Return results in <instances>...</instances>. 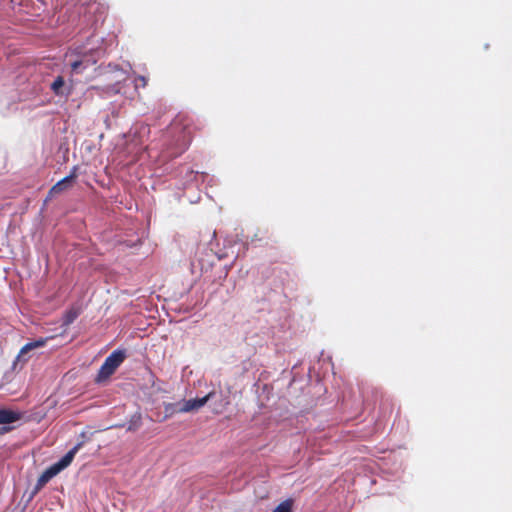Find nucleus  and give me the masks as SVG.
Instances as JSON below:
<instances>
[{"mask_svg": "<svg viewBox=\"0 0 512 512\" xmlns=\"http://www.w3.org/2000/svg\"><path fill=\"white\" fill-rule=\"evenodd\" d=\"M10 429L11 428H9V427H3L0 429V433H6V432L10 431Z\"/></svg>", "mask_w": 512, "mask_h": 512, "instance_id": "nucleus-17", "label": "nucleus"}, {"mask_svg": "<svg viewBox=\"0 0 512 512\" xmlns=\"http://www.w3.org/2000/svg\"><path fill=\"white\" fill-rule=\"evenodd\" d=\"M48 340H49V338H39L35 341L25 344L21 348V350L17 356V360L26 362L28 360V358H25V355L34 349L44 347Z\"/></svg>", "mask_w": 512, "mask_h": 512, "instance_id": "nucleus-7", "label": "nucleus"}, {"mask_svg": "<svg viewBox=\"0 0 512 512\" xmlns=\"http://www.w3.org/2000/svg\"><path fill=\"white\" fill-rule=\"evenodd\" d=\"M65 85L64 78L62 76H57L56 79L51 84V90L55 95H63V87Z\"/></svg>", "mask_w": 512, "mask_h": 512, "instance_id": "nucleus-11", "label": "nucleus"}, {"mask_svg": "<svg viewBox=\"0 0 512 512\" xmlns=\"http://www.w3.org/2000/svg\"><path fill=\"white\" fill-rule=\"evenodd\" d=\"M293 501L287 499L281 502L272 512H292Z\"/></svg>", "mask_w": 512, "mask_h": 512, "instance_id": "nucleus-12", "label": "nucleus"}, {"mask_svg": "<svg viewBox=\"0 0 512 512\" xmlns=\"http://www.w3.org/2000/svg\"><path fill=\"white\" fill-rule=\"evenodd\" d=\"M140 80L145 84V77H140Z\"/></svg>", "mask_w": 512, "mask_h": 512, "instance_id": "nucleus-18", "label": "nucleus"}, {"mask_svg": "<svg viewBox=\"0 0 512 512\" xmlns=\"http://www.w3.org/2000/svg\"><path fill=\"white\" fill-rule=\"evenodd\" d=\"M117 72L119 74V76H123V71L120 70V69H117ZM123 78L122 77H116L115 81L113 84H109V85H106L104 87H99V86H92L91 89L92 90H95L97 92V94L99 95H116L120 92V83L122 82Z\"/></svg>", "mask_w": 512, "mask_h": 512, "instance_id": "nucleus-5", "label": "nucleus"}, {"mask_svg": "<svg viewBox=\"0 0 512 512\" xmlns=\"http://www.w3.org/2000/svg\"><path fill=\"white\" fill-rule=\"evenodd\" d=\"M58 472L55 470V468L51 465L48 467L38 478L37 484H36V490H40L42 487H44L54 476H56Z\"/></svg>", "mask_w": 512, "mask_h": 512, "instance_id": "nucleus-9", "label": "nucleus"}, {"mask_svg": "<svg viewBox=\"0 0 512 512\" xmlns=\"http://www.w3.org/2000/svg\"><path fill=\"white\" fill-rule=\"evenodd\" d=\"M71 69L73 73H82L84 70V60H76L71 64Z\"/></svg>", "mask_w": 512, "mask_h": 512, "instance_id": "nucleus-15", "label": "nucleus"}, {"mask_svg": "<svg viewBox=\"0 0 512 512\" xmlns=\"http://www.w3.org/2000/svg\"><path fill=\"white\" fill-rule=\"evenodd\" d=\"M140 426V416L137 417V421L136 422H131L130 425L128 426V430L129 431H135L138 429V427Z\"/></svg>", "mask_w": 512, "mask_h": 512, "instance_id": "nucleus-16", "label": "nucleus"}, {"mask_svg": "<svg viewBox=\"0 0 512 512\" xmlns=\"http://www.w3.org/2000/svg\"><path fill=\"white\" fill-rule=\"evenodd\" d=\"M180 408H181V401L177 402V403H168L165 405V412L171 416L176 413H181L179 411Z\"/></svg>", "mask_w": 512, "mask_h": 512, "instance_id": "nucleus-13", "label": "nucleus"}, {"mask_svg": "<svg viewBox=\"0 0 512 512\" xmlns=\"http://www.w3.org/2000/svg\"><path fill=\"white\" fill-rule=\"evenodd\" d=\"M78 177V166H74L69 175L58 181L56 184H54L51 189L49 190V195H56L60 194L68 189H70L75 182L76 178Z\"/></svg>", "mask_w": 512, "mask_h": 512, "instance_id": "nucleus-3", "label": "nucleus"}, {"mask_svg": "<svg viewBox=\"0 0 512 512\" xmlns=\"http://www.w3.org/2000/svg\"><path fill=\"white\" fill-rule=\"evenodd\" d=\"M213 395L214 392H209L202 398L183 400L181 401V408L179 411L183 413L196 411L203 407L212 398Z\"/></svg>", "mask_w": 512, "mask_h": 512, "instance_id": "nucleus-4", "label": "nucleus"}, {"mask_svg": "<svg viewBox=\"0 0 512 512\" xmlns=\"http://www.w3.org/2000/svg\"><path fill=\"white\" fill-rule=\"evenodd\" d=\"M78 317V312L76 310H69L65 313L64 315V320H63V324L64 325H70L71 323L74 322V320Z\"/></svg>", "mask_w": 512, "mask_h": 512, "instance_id": "nucleus-14", "label": "nucleus"}, {"mask_svg": "<svg viewBox=\"0 0 512 512\" xmlns=\"http://www.w3.org/2000/svg\"><path fill=\"white\" fill-rule=\"evenodd\" d=\"M82 446V443H78L71 450H69L58 462L52 464L55 470L60 473L62 470L67 468L73 461L76 453Z\"/></svg>", "mask_w": 512, "mask_h": 512, "instance_id": "nucleus-6", "label": "nucleus"}, {"mask_svg": "<svg viewBox=\"0 0 512 512\" xmlns=\"http://www.w3.org/2000/svg\"><path fill=\"white\" fill-rule=\"evenodd\" d=\"M22 418V413L9 410L0 409V424H10L19 421Z\"/></svg>", "mask_w": 512, "mask_h": 512, "instance_id": "nucleus-8", "label": "nucleus"}, {"mask_svg": "<svg viewBox=\"0 0 512 512\" xmlns=\"http://www.w3.org/2000/svg\"><path fill=\"white\" fill-rule=\"evenodd\" d=\"M125 358V351H113L101 365L97 375V381H102L109 378L116 371V369L123 363Z\"/></svg>", "mask_w": 512, "mask_h": 512, "instance_id": "nucleus-2", "label": "nucleus"}, {"mask_svg": "<svg viewBox=\"0 0 512 512\" xmlns=\"http://www.w3.org/2000/svg\"><path fill=\"white\" fill-rule=\"evenodd\" d=\"M168 135L172 138L171 146L174 148L171 156L182 154L192 139L191 121L185 116H177L168 128Z\"/></svg>", "mask_w": 512, "mask_h": 512, "instance_id": "nucleus-1", "label": "nucleus"}, {"mask_svg": "<svg viewBox=\"0 0 512 512\" xmlns=\"http://www.w3.org/2000/svg\"><path fill=\"white\" fill-rule=\"evenodd\" d=\"M98 50H91L90 54H84L81 60H84V69L87 67L94 65L98 61Z\"/></svg>", "mask_w": 512, "mask_h": 512, "instance_id": "nucleus-10", "label": "nucleus"}]
</instances>
